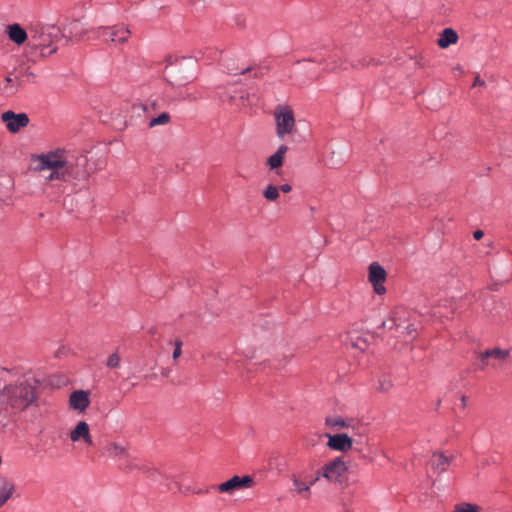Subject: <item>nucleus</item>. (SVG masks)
Wrapping results in <instances>:
<instances>
[{"label": "nucleus", "instance_id": "20", "mask_svg": "<svg viewBox=\"0 0 512 512\" xmlns=\"http://www.w3.org/2000/svg\"><path fill=\"white\" fill-rule=\"evenodd\" d=\"M484 356L489 357V360H497L502 362L508 358L509 351L500 348H494L491 350L484 351Z\"/></svg>", "mask_w": 512, "mask_h": 512}, {"label": "nucleus", "instance_id": "8", "mask_svg": "<svg viewBox=\"0 0 512 512\" xmlns=\"http://www.w3.org/2000/svg\"><path fill=\"white\" fill-rule=\"evenodd\" d=\"M254 485V480L251 476H233L229 480L216 486V490L220 493L233 494L236 490L251 488Z\"/></svg>", "mask_w": 512, "mask_h": 512}, {"label": "nucleus", "instance_id": "12", "mask_svg": "<svg viewBox=\"0 0 512 512\" xmlns=\"http://www.w3.org/2000/svg\"><path fill=\"white\" fill-rule=\"evenodd\" d=\"M69 438L74 443L83 441L88 446H92L94 444L89 424L85 421H79L76 424V426L70 431Z\"/></svg>", "mask_w": 512, "mask_h": 512}, {"label": "nucleus", "instance_id": "5", "mask_svg": "<svg viewBox=\"0 0 512 512\" xmlns=\"http://www.w3.org/2000/svg\"><path fill=\"white\" fill-rule=\"evenodd\" d=\"M320 480L318 470L314 473L303 470L291 475L294 491L304 499L310 498L312 486Z\"/></svg>", "mask_w": 512, "mask_h": 512}, {"label": "nucleus", "instance_id": "16", "mask_svg": "<svg viewBox=\"0 0 512 512\" xmlns=\"http://www.w3.org/2000/svg\"><path fill=\"white\" fill-rule=\"evenodd\" d=\"M451 459L442 453H434L430 459L432 469L437 473L446 471L450 465Z\"/></svg>", "mask_w": 512, "mask_h": 512}, {"label": "nucleus", "instance_id": "35", "mask_svg": "<svg viewBox=\"0 0 512 512\" xmlns=\"http://www.w3.org/2000/svg\"><path fill=\"white\" fill-rule=\"evenodd\" d=\"M25 76L27 77L28 80H34L36 78V75L31 71H26Z\"/></svg>", "mask_w": 512, "mask_h": 512}, {"label": "nucleus", "instance_id": "9", "mask_svg": "<svg viewBox=\"0 0 512 512\" xmlns=\"http://www.w3.org/2000/svg\"><path fill=\"white\" fill-rule=\"evenodd\" d=\"M1 119L6 124L7 129L12 133H17L29 123V118L25 113L16 114L10 110L2 113Z\"/></svg>", "mask_w": 512, "mask_h": 512}, {"label": "nucleus", "instance_id": "21", "mask_svg": "<svg viewBox=\"0 0 512 512\" xmlns=\"http://www.w3.org/2000/svg\"><path fill=\"white\" fill-rule=\"evenodd\" d=\"M170 121H171L170 114L167 112H163L159 116L152 118L148 123V127L153 128L156 126H165V125L169 124Z\"/></svg>", "mask_w": 512, "mask_h": 512}, {"label": "nucleus", "instance_id": "26", "mask_svg": "<svg viewBox=\"0 0 512 512\" xmlns=\"http://www.w3.org/2000/svg\"><path fill=\"white\" fill-rule=\"evenodd\" d=\"M406 313H407L406 310L403 308H397L396 310L393 311L392 321L394 322V324L397 327H399L401 325L402 319L404 318Z\"/></svg>", "mask_w": 512, "mask_h": 512}, {"label": "nucleus", "instance_id": "17", "mask_svg": "<svg viewBox=\"0 0 512 512\" xmlns=\"http://www.w3.org/2000/svg\"><path fill=\"white\" fill-rule=\"evenodd\" d=\"M287 151L288 147L286 145H281L277 151L267 159V165L271 170L282 167Z\"/></svg>", "mask_w": 512, "mask_h": 512}, {"label": "nucleus", "instance_id": "30", "mask_svg": "<svg viewBox=\"0 0 512 512\" xmlns=\"http://www.w3.org/2000/svg\"><path fill=\"white\" fill-rule=\"evenodd\" d=\"M181 354H182V341L176 340L172 357L174 360H177L181 356Z\"/></svg>", "mask_w": 512, "mask_h": 512}, {"label": "nucleus", "instance_id": "22", "mask_svg": "<svg viewBox=\"0 0 512 512\" xmlns=\"http://www.w3.org/2000/svg\"><path fill=\"white\" fill-rule=\"evenodd\" d=\"M393 387V382L389 376L382 375L379 377L375 389L379 392L386 393Z\"/></svg>", "mask_w": 512, "mask_h": 512}, {"label": "nucleus", "instance_id": "29", "mask_svg": "<svg viewBox=\"0 0 512 512\" xmlns=\"http://www.w3.org/2000/svg\"><path fill=\"white\" fill-rule=\"evenodd\" d=\"M371 60L372 59L369 58L368 56H364L361 59H359L357 62L353 63L352 67L353 68L366 67L370 64Z\"/></svg>", "mask_w": 512, "mask_h": 512}, {"label": "nucleus", "instance_id": "6", "mask_svg": "<svg viewBox=\"0 0 512 512\" xmlns=\"http://www.w3.org/2000/svg\"><path fill=\"white\" fill-rule=\"evenodd\" d=\"M93 38H102L105 42L124 44L128 41L131 33L129 28L123 24L110 27H98L92 30Z\"/></svg>", "mask_w": 512, "mask_h": 512}, {"label": "nucleus", "instance_id": "36", "mask_svg": "<svg viewBox=\"0 0 512 512\" xmlns=\"http://www.w3.org/2000/svg\"><path fill=\"white\" fill-rule=\"evenodd\" d=\"M406 329H407V333L410 335L416 331V329L412 325H408L406 327Z\"/></svg>", "mask_w": 512, "mask_h": 512}, {"label": "nucleus", "instance_id": "19", "mask_svg": "<svg viewBox=\"0 0 512 512\" xmlns=\"http://www.w3.org/2000/svg\"><path fill=\"white\" fill-rule=\"evenodd\" d=\"M106 451L112 458H125L128 455L127 448L116 442L109 443L106 446Z\"/></svg>", "mask_w": 512, "mask_h": 512}, {"label": "nucleus", "instance_id": "1", "mask_svg": "<svg viewBox=\"0 0 512 512\" xmlns=\"http://www.w3.org/2000/svg\"><path fill=\"white\" fill-rule=\"evenodd\" d=\"M35 170L40 172L47 183L54 181L70 182L86 177L83 167L86 165V158L79 156L74 158L62 149L42 153L33 158Z\"/></svg>", "mask_w": 512, "mask_h": 512}, {"label": "nucleus", "instance_id": "14", "mask_svg": "<svg viewBox=\"0 0 512 512\" xmlns=\"http://www.w3.org/2000/svg\"><path fill=\"white\" fill-rule=\"evenodd\" d=\"M89 394L84 390H77L71 393L69 398V404L74 410H78L80 412L86 410L89 406Z\"/></svg>", "mask_w": 512, "mask_h": 512}, {"label": "nucleus", "instance_id": "37", "mask_svg": "<svg viewBox=\"0 0 512 512\" xmlns=\"http://www.w3.org/2000/svg\"><path fill=\"white\" fill-rule=\"evenodd\" d=\"M461 401H462L463 406H465V405H466V397H465V396H463V397L461 398Z\"/></svg>", "mask_w": 512, "mask_h": 512}, {"label": "nucleus", "instance_id": "11", "mask_svg": "<svg viewBox=\"0 0 512 512\" xmlns=\"http://www.w3.org/2000/svg\"><path fill=\"white\" fill-rule=\"evenodd\" d=\"M386 279L385 270L377 263H372L369 267V281L372 283L374 291L381 295L385 292L383 283Z\"/></svg>", "mask_w": 512, "mask_h": 512}, {"label": "nucleus", "instance_id": "3", "mask_svg": "<svg viewBox=\"0 0 512 512\" xmlns=\"http://www.w3.org/2000/svg\"><path fill=\"white\" fill-rule=\"evenodd\" d=\"M36 387L35 379L5 386L0 392V412L8 407L15 412L25 410L37 399Z\"/></svg>", "mask_w": 512, "mask_h": 512}, {"label": "nucleus", "instance_id": "27", "mask_svg": "<svg viewBox=\"0 0 512 512\" xmlns=\"http://www.w3.org/2000/svg\"><path fill=\"white\" fill-rule=\"evenodd\" d=\"M326 424L331 426V427H334V428H343V427H347L348 425L346 424V422L338 417V418H327L326 419Z\"/></svg>", "mask_w": 512, "mask_h": 512}, {"label": "nucleus", "instance_id": "38", "mask_svg": "<svg viewBox=\"0 0 512 512\" xmlns=\"http://www.w3.org/2000/svg\"><path fill=\"white\" fill-rule=\"evenodd\" d=\"M6 82H12V78L10 76L6 77Z\"/></svg>", "mask_w": 512, "mask_h": 512}, {"label": "nucleus", "instance_id": "25", "mask_svg": "<svg viewBox=\"0 0 512 512\" xmlns=\"http://www.w3.org/2000/svg\"><path fill=\"white\" fill-rule=\"evenodd\" d=\"M120 363H121V357H120L119 353L114 352L108 357V359L106 361V366L108 368L115 369V368L120 367Z\"/></svg>", "mask_w": 512, "mask_h": 512}, {"label": "nucleus", "instance_id": "4", "mask_svg": "<svg viewBox=\"0 0 512 512\" xmlns=\"http://www.w3.org/2000/svg\"><path fill=\"white\" fill-rule=\"evenodd\" d=\"M276 123V135L283 139L286 135H290L296 128V122L293 110L288 106H278L274 112Z\"/></svg>", "mask_w": 512, "mask_h": 512}, {"label": "nucleus", "instance_id": "32", "mask_svg": "<svg viewBox=\"0 0 512 512\" xmlns=\"http://www.w3.org/2000/svg\"><path fill=\"white\" fill-rule=\"evenodd\" d=\"M484 84L485 82L479 76H477L474 80L473 86H483Z\"/></svg>", "mask_w": 512, "mask_h": 512}, {"label": "nucleus", "instance_id": "28", "mask_svg": "<svg viewBox=\"0 0 512 512\" xmlns=\"http://www.w3.org/2000/svg\"><path fill=\"white\" fill-rule=\"evenodd\" d=\"M489 365H491L492 367H495L494 364L490 363L489 357L484 356V352H481L479 354V369L485 370L486 367H488Z\"/></svg>", "mask_w": 512, "mask_h": 512}, {"label": "nucleus", "instance_id": "18", "mask_svg": "<svg viewBox=\"0 0 512 512\" xmlns=\"http://www.w3.org/2000/svg\"><path fill=\"white\" fill-rule=\"evenodd\" d=\"M458 41V35L452 28H445L440 34L437 44L440 48H447Z\"/></svg>", "mask_w": 512, "mask_h": 512}, {"label": "nucleus", "instance_id": "13", "mask_svg": "<svg viewBox=\"0 0 512 512\" xmlns=\"http://www.w3.org/2000/svg\"><path fill=\"white\" fill-rule=\"evenodd\" d=\"M327 446L336 451H348L352 448L353 441L347 434L327 435Z\"/></svg>", "mask_w": 512, "mask_h": 512}, {"label": "nucleus", "instance_id": "10", "mask_svg": "<svg viewBox=\"0 0 512 512\" xmlns=\"http://www.w3.org/2000/svg\"><path fill=\"white\" fill-rule=\"evenodd\" d=\"M8 39L17 46H22L30 41L29 28L25 29L19 23L8 24L5 27Z\"/></svg>", "mask_w": 512, "mask_h": 512}, {"label": "nucleus", "instance_id": "2", "mask_svg": "<svg viewBox=\"0 0 512 512\" xmlns=\"http://www.w3.org/2000/svg\"><path fill=\"white\" fill-rule=\"evenodd\" d=\"M30 41L26 46V56L29 61L36 63L46 59L58 51L57 42L62 37L59 27L41 22L29 26Z\"/></svg>", "mask_w": 512, "mask_h": 512}, {"label": "nucleus", "instance_id": "34", "mask_svg": "<svg viewBox=\"0 0 512 512\" xmlns=\"http://www.w3.org/2000/svg\"><path fill=\"white\" fill-rule=\"evenodd\" d=\"M484 233L482 230H476L474 233H473V236L475 239L479 240L483 237Z\"/></svg>", "mask_w": 512, "mask_h": 512}, {"label": "nucleus", "instance_id": "23", "mask_svg": "<svg viewBox=\"0 0 512 512\" xmlns=\"http://www.w3.org/2000/svg\"><path fill=\"white\" fill-rule=\"evenodd\" d=\"M263 196L269 201H276L280 197L279 189L275 185H268L263 191Z\"/></svg>", "mask_w": 512, "mask_h": 512}, {"label": "nucleus", "instance_id": "7", "mask_svg": "<svg viewBox=\"0 0 512 512\" xmlns=\"http://www.w3.org/2000/svg\"><path fill=\"white\" fill-rule=\"evenodd\" d=\"M347 469L348 467L342 458L336 457L319 468L318 472L320 479L323 478L329 483H339Z\"/></svg>", "mask_w": 512, "mask_h": 512}, {"label": "nucleus", "instance_id": "24", "mask_svg": "<svg viewBox=\"0 0 512 512\" xmlns=\"http://www.w3.org/2000/svg\"><path fill=\"white\" fill-rule=\"evenodd\" d=\"M480 507L476 504L461 503L455 506L454 512H479Z\"/></svg>", "mask_w": 512, "mask_h": 512}, {"label": "nucleus", "instance_id": "33", "mask_svg": "<svg viewBox=\"0 0 512 512\" xmlns=\"http://www.w3.org/2000/svg\"><path fill=\"white\" fill-rule=\"evenodd\" d=\"M199 97L195 94H192V93H187L186 96L184 97V99H188V100H191V101H195L197 100Z\"/></svg>", "mask_w": 512, "mask_h": 512}, {"label": "nucleus", "instance_id": "15", "mask_svg": "<svg viewBox=\"0 0 512 512\" xmlns=\"http://www.w3.org/2000/svg\"><path fill=\"white\" fill-rule=\"evenodd\" d=\"M15 491L14 482L0 475V507H2L13 495Z\"/></svg>", "mask_w": 512, "mask_h": 512}, {"label": "nucleus", "instance_id": "31", "mask_svg": "<svg viewBox=\"0 0 512 512\" xmlns=\"http://www.w3.org/2000/svg\"><path fill=\"white\" fill-rule=\"evenodd\" d=\"M279 192L282 191L283 193H289L292 190V186L290 184H282L278 187Z\"/></svg>", "mask_w": 512, "mask_h": 512}]
</instances>
